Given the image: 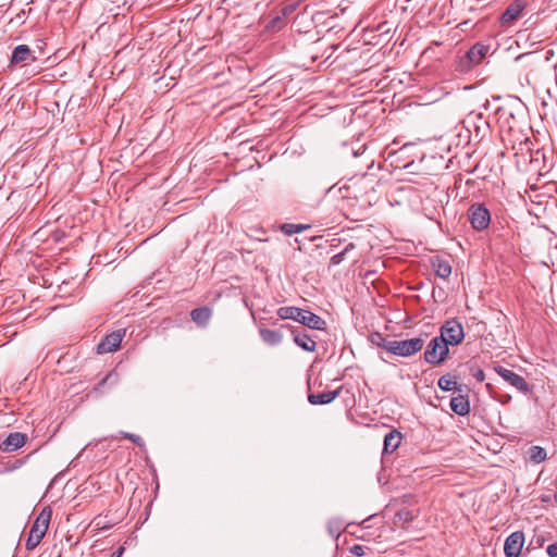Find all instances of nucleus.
<instances>
[{
    "label": "nucleus",
    "instance_id": "f257e3e1",
    "mask_svg": "<svg viewBox=\"0 0 557 557\" xmlns=\"http://www.w3.org/2000/svg\"><path fill=\"white\" fill-rule=\"evenodd\" d=\"M375 178L372 175L363 174L354 176L339 188L343 198L360 202V208H370L375 195Z\"/></svg>",
    "mask_w": 557,
    "mask_h": 557
},
{
    "label": "nucleus",
    "instance_id": "f03ea898",
    "mask_svg": "<svg viewBox=\"0 0 557 557\" xmlns=\"http://www.w3.org/2000/svg\"><path fill=\"white\" fill-rule=\"evenodd\" d=\"M276 313L283 320H294L312 330L323 331L326 326V322L320 315L298 307H281Z\"/></svg>",
    "mask_w": 557,
    "mask_h": 557
},
{
    "label": "nucleus",
    "instance_id": "7ed1b4c3",
    "mask_svg": "<svg viewBox=\"0 0 557 557\" xmlns=\"http://www.w3.org/2000/svg\"><path fill=\"white\" fill-rule=\"evenodd\" d=\"M52 510L49 507H45L37 516L36 520L34 521L30 528L28 539L26 541V548L28 550H33L39 545L40 541L42 540L49 528Z\"/></svg>",
    "mask_w": 557,
    "mask_h": 557
},
{
    "label": "nucleus",
    "instance_id": "20e7f679",
    "mask_svg": "<svg viewBox=\"0 0 557 557\" xmlns=\"http://www.w3.org/2000/svg\"><path fill=\"white\" fill-rule=\"evenodd\" d=\"M468 221L473 230L483 232L491 224V212L483 203H472L467 211Z\"/></svg>",
    "mask_w": 557,
    "mask_h": 557
},
{
    "label": "nucleus",
    "instance_id": "39448f33",
    "mask_svg": "<svg viewBox=\"0 0 557 557\" xmlns=\"http://www.w3.org/2000/svg\"><path fill=\"white\" fill-rule=\"evenodd\" d=\"M438 337L443 338V342L447 346H457L459 345L463 338H465V332L462 324L457 321L456 319L447 320L442 326H441V334Z\"/></svg>",
    "mask_w": 557,
    "mask_h": 557
},
{
    "label": "nucleus",
    "instance_id": "423d86ee",
    "mask_svg": "<svg viewBox=\"0 0 557 557\" xmlns=\"http://www.w3.org/2000/svg\"><path fill=\"white\" fill-rule=\"evenodd\" d=\"M448 352V346L443 342V338L435 336L425 348L424 360L430 364L437 366L447 358Z\"/></svg>",
    "mask_w": 557,
    "mask_h": 557
},
{
    "label": "nucleus",
    "instance_id": "0eeeda50",
    "mask_svg": "<svg viewBox=\"0 0 557 557\" xmlns=\"http://www.w3.org/2000/svg\"><path fill=\"white\" fill-rule=\"evenodd\" d=\"M424 341L421 337H413L410 339L396 341L389 346L391 354L400 357H410L423 348Z\"/></svg>",
    "mask_w": 557,
    "mask_h": 557
},
{
    "label": "nucleus",
    "instance_id": "6e6552de",
    "mask_svg": "<svg viewBox=\"0 0 557 557\" xmlns=\"http://www.w3.org/2000/svg\"><path fill=\"white\" fill-rule=\"evenodd\" d=\"M495 372L504 379L508 384L517 388L519 392L527 394L530 391V385L523 376L506 369L502 366L495 367Z\"/></svg>",
    "mask_w": 557,
    "mask_h": 557
},
{
    "label": "nucleus",
    "instance_id": "1a4fd4ad",
    "mask_svg": "<svg viewBox=\"0 0 557 557\" xmlns=\"http://www.w3.org/2000/svg\"><path fill=\"white\" fill-rule=\"evenodd\" d=\"M527 8V0H515L510 3L500 16V23L503 26H511L522 15Z\"/></svg>",
    "mask_w": 557,
    "mask_h": 557
},
{
    "label": "nucleus",
    "instance_id": "9d476101",
    "mask_svg": "<svg viewBox=\"0 0 557 557\" xmlns=\"http://www.w3.org/2000/svg\"><path fill=\"white\" fill-rule=\"evenodd\" d=\"M524 544V534L521 531L511 533L505 541L504 552L506 557H519Z\"/></svg>",
    "mask_w": 557,
    "mask_h": 557
},
{
    "label": "nucleus",
    "instance_id": "9b49d317",
    "mask_svg": "<svg viewBox=\"0 0 557 557\" xmlns=\"http://www.w3.org/2000/svg\"><path fill=\"white\" fill-rule=\"evenodd\" d=\"M125 335V330H117L107 335L97 346L98 354L115 351Z\"/></svg>",
    "mask_w": 557,
    "mask_h": 557
},
{
    "label": "nucleus",
    "instance_id": "f8f14e48",
    "mask_svg": "<svg viewBox=\"0 0 557 557\" xmlns=\"http://www.w3.org/2000/svg\"><path fill=\"white\" fill-rule=\"evenodd\" d=\"M27 436L24 433H10L0 444V449L4 453L14 451L25 445Z\"/></svg>",
    "mask_w": 557,
    "mask_h": 557
},
{
    "label": "nucleus",
    "instance_id": "ddd939ff",
    "mask_svg": "<svg viewBox=\"0 0 557 557\" xmlns=\"http://www.w3.org/2000/svg\"><path fill=\"white\" fill-rule=\"evenodd\" d=\"M450 409L458 416L465 417L470 412V401L466 394L459 393L450 399Z\"/></svg>",
    "mask_w": 557,
    "mask_h": 557
},
{
    "label": "nucleus",
    "instance_id": "4468645a",
    "mask_svg": "<svg viewBox=\"0 0 557 557\" xmlns=\"http://www.w3.org/2000/svg\"><path fill=\"white\" fill-rule=\"evenodd\" d=\"M343 386L334 389V391H327L323 393H311L308 395V401L311 405H326L332 403L336 397H338L342 394Z\"/></svg>",
    "mask_w": 557,
    "mask_h": 557
},
{
    "label": "nucleus",
    "instance_id": "2eb2a0df",
    "mask_svg": "<svg viewBox=\"0 0 557 557\" xmlns=\"http://www.w3.org/2000/svg\"><path fill=\"white\" fill-rule=\"evenodd\" d=\"M401 433L397 430H391L385 436H384V446H383V453L384 454H392L394 453L401 443Z\"/></svg>",
    "mask_w": 557,
    "mask_h": 557
},
{
    "label": "nucleus",
    "instance_id": "dca6fc26",
    "mask_svg": "<svg viewBox=\"0 0 557 557\" xmlns=\"http://www.w3.org/2000/svg\"><path fill=\"white\" fill-rule=\"evenodd\" d=\"M419 515L418 510H410L407 508H403L398 510L393 519V523L396 527L404 528L407 523L413 521Z\"/></svg>",
    "mask_w": 557,
    "mask_h": 557
},
{
    "label": "nucleus",
    "instance_id": "f3484780",
    "mask_svg": "<svg viewBox=\"0 0 557 557\" xmlns=\"http://www.w3.org/2000/svg\"><path fill=\"white\" fill-rule=\"evenodd\" d=\"M432 267L435 274L441 278H447L451 274V265L446 259L434 257L432 259Z\"/></svg>",
    "mask_w": 557,
    "mask_h": 557
},
{
    "label": "nucleus",
    "instance_id": "a211bd4d",
    "mask_svg": "<svg viewBox=\"0 0 557 557\" xmlns=\"http://www.w3.org/2000/svg\"><path fill=\"white\" fill-rule=\"evenodd\" d=\"M488 50H490V47L486 46V45H483L481 42H476L475 45H473L468 51L467 53L469 54V59L472 60V62L474 63V65H479L483 59L486 57V54L488 53Z\"/></svg>",
    "mask_w": 557,
    "mask_h": 557
},
{
    "label": "nucleus",
    "instance_id": "6ab92c4d",
    "mask_svg": "<svg viewBox=\"0 0 557 557\" xmlns=\"http://www.w3.org/2000/svg\"><path fill=\"white\" fill-rule=\"evenodd\" d=\"M27 60L35 61L36 58L33 55L29 47L27 45L17 46L12 53L11 63L17 64Z\"/></svg>",
    "mask_w": 557,
    "mask_h": 557
},
{
    "label": "nucleus",
    "instance_id": "aec40b11",
    "mask_svg": "<svg viewBox=\"0 0 557 557\" xmlns=\"http://www.w3.org/2000/svg\"><path fill=\"white\" fill-rule=\"evenodd\" d=\"M294 343L309 352H313L317 349L315 341L307 333L294 334Z\"/></svg>",
    "mask_w": 557,
    "mask_h": 557
},
{
    "label": "nucleus",
    "instance_id": "412c9836",
    "mask_svg": "<svg viewBox=\"0 0 557 557\" xmlns=\"http://www.w3.org/2000/svg\"><path fill=\"white\" fill-rule=\"evenodd\" d=\"M437 385L442 391L450 392V391H457L459 393L463 392L462 386L458 385L457 377L450 374L442 375L438 381Z\"/></svg>",
    "mask_w": 557,
    "mask_h": 557
},
{
    "label": "nucleus",
    "instance_id": "4be33fe9",
    "mask_svg": "<svg viewBox=\"0 0 557 557\" xmlns=\"http://www.w3.org/2000/svg\"><path fill=\"white\" fill-rule=\"evenodd\" d=\"M211 310L207 307L191 310L190 318L198 325H206L211 318Z\"/></svg>",
    "mask_w": 557,
    "mask_h": 557
},
{
    "label": "nucleus",
    "instance_id": "5701e85b",
    "mask_svg": "<svg viewBox=\"0 0 557 557\" xmlns=\"http://www.w3.org/2000/svg\"><path fill=\"white\" fill-rule=\"evenodd\" d=\"M260 336L262 341L271 346L277 345L282 341V334L280 331L276 330H270V329H260L259 330Z\"/></svg>",
    "mask_w": 557,
    "mask_h": 557
},
{
    "label": "nucleus",
    "instance_id": "b1692460",
    "mask_svg": "<svg viewBox=\"0 0 557 557\" xmlns=\"http://www.w3.org/2000/svg\"><path fill=\"white\" fill-rule=\"evenodd\" d=\"M262 23L264 24V27L268 32L274 33L283 27L285 20L278 13H276L263 20Z\"/></svg>",
    "mask_w": 557,
    "mask_h": 557
},
{
    "label": "nucleus",
    "instance_id": "393cba45",
    "mask_svg": "<svg viewBox=\"0 0 557 557\" xmlns=\"http://www.w3.org/2000/svg\"><path fill=\"white\" fill-rule=\"evenodd\" d=\"M474 63L471 59H469V54L466 52L462 55H459L455 61V70L459 73H467L474 67Z\"/></svg>",
    "mask_w": 557,
    "mask_h": 557
},
{
    "label": "nucleus",
    "instance_id": "a878e982",
    "mask_svg": "<svg viewBox=\"0 0 557 557\" xmlns=\"http://www.w3.org/2000/svg\"><path fill=\"white\" fill-rule=\"evenodd\" d=\"M370 341L373 345H376L377 347H382L387 352L391 354L389 346L393 344V339L384 336L383 334L379 332H374L370 335Z\"/></svg>",
    "mask_w": 557,
    "mask_h": 557
},
{
    "label": "nucleus",
    "instance_id": "bb28decb",
    "mask_svg": "<svg viewBox=\"0 0 557 557\" xmlns=\"http://www.w3.org/2000/svg\"><path fill=\"white\" fill-rule=\"evenodd\" d=\"M528 454H529L530 460L535 463H540V462L544 461L547 457L546 450L541 446L530 447Z\"/></svg>",
    "mask_w": 557,
    "mask_h": 557
},
{
    "label": "nucleus",
    "instance_id": "cd10ccee",
    "mask_svg": "<svg viewBox=\"0 0 557 557\" xmlns=\"http://www.w3.org/2000/svg\"><path fill=\"white\" fill-rule=\"evenodd\" d=\"M356 248V245L354 243H349L343 251L334 255L331 260H330V264L331 265H338L339 263H342L344 260H345V257L347 253H349L351 250H354Z\"/></svg>",
    "mask_w": 557,
    "mask_h": 557
},
{
    "label": "nucleus",
    "instance_id": "c85d7f7f",
    "mask_svg": "<svg viewBox=\"0 0 557 557\" xmlns=\"http://www.w3.org/2000/svg\"><path fill=\"white\" fill-rule=\"evenodd\" d=\"M307 226L304 224L286 223L282 226V231L287 235H293L302 232Z\"/></svg>",
    "mask_w": 557,
    "mask_h": 557
},
{
    "label": "nucleus",
    "instance_id": "c756f323",
    "mask_svg": "<svg viewBox=\"0 0 557 557\" xmlns=\"http://www.w3.org/2000/svg\"><path fill=\"white\" fill-rule=\"evenodd\" d=\"M122 435L124 438L132 441L137 446H144V441L140 436L127 432H122Z\"/></svg>",
    "mask_w": 557,
    "mask_h": 557
},
{
    "label": "nucleus",
    "instance_id": "7c9ffc66",
    "mask_svg": "<svg viewBox=\"0 0 557 557\" xmlns=\"http://www.w3.org/2000/svg\"><path fill=\"white\" fill-rule=\"evenodd\" d=\"M294 5H286L281 9L278 14L285 20L288 15H290L294 12Z\"/></svg>",
    "mask_w": 557,
    "mask_h": 557
},
{
    "label": "nucleus",
    "instance_id": "2f4dec72",
    "mask_svg": "<svg viewBox=\"0 0 557 557\" xmlns=\"http://www.w3.org/2000/svg\"><path fill=\"white\" fill-rule=\"evenodd\" d=\"M472 375L473 377L479 381V382H483L485 380V373L482 369H475L473 372H472Z\"/></svg>",
    "mask_w": 557,
    "mask_h": 557
},
{
    "label": "nucleus",
    "instance_id": "473e14b6",
    "mask_svg": "<svg viewBox=\"0 0 557 557\" xmlns=\"http://www.w3.org/2000/svg\"><path fill=\"white\" fill-rule=\"evenodd\" d=\"M546 552L549 557H557V543L548 545Z\"/></svg>",
    "mask_w": 557,
    "mask_h": 557
},
{
    "label": "nucleus",
    "instance_id": "72a5a7b5",
    "mask_svg": "<svg viewBox=\"0 0 557 557\" xmlns=\"http://www.w3.org/2000/svg\"><path fill=\"white\" fill-rule=\"evenodd\" d=\"M351 553L355 554L356 556H363V548L362 546L360 545H355L352 548H351Z\"/></svg>",
    "mask_w": 557,
    "mask_h": 557
},
{
    "label": "nucleus",
    "instance_id": "f704fd0d",
    "mask_svg": "<svg viewBox=\"0 0 557 557\" xmlns=\"http://www.w3.org/2000/svg\"><path fill=\"white\" fill-rule=\"evenodd\" d=\"M124 552L123 547H120L116 552H114L111 557H121Z\"/></svg>",
    "mask_w": 557,
    "mask_h": 557
},
{
    "label": "nucleus",
    "instance_id": "c9c22d12",
    "mask_svg": "<svg viewBox=\"0 0 557 557\" xmlns=\"http://www.w3.org/2000/svg\"><path fill=\"white\" fill-rule=\"evenodd\" d=\"M549 499H550V497H549V496H542V497H541V500H542V502H548Z\"/></svg>",
    "mask_w": 557,
    "mask_h": 557
}]
</instances>
